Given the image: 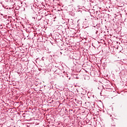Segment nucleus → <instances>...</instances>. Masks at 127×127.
<instances>
[{
  "mask_svg": "<svg viewBox=\"0 0 127 127\" xmlns=\"http://www.w3.org/2000/svg\"><path fill=\"white\" fill-rule=\"evenodd\" d=\"M79 103H81V102L79 101Z\"/></svg>",
  "mask_w": 127,
  "mask_h": 127,
  "instance_id": "obj_3",
  "label": "nucleus"
},
{
  "mask_svg": "<svg viewBox=\"0 0 127 127\" xmlns=\"http://www.w3.org/2000/svg\"><path fill=\"white\" fill-rule=\"evenodd\" d=\"M98 90H100V91H102L104 89V86L103 85H102V83H100V85L98 87Z\"/></svg>",
  "mask_w": 127,
  "mask_h": 127,
  "instance_id": "obj_1",
  "label": "nucleus"
},
{
  "mask_svg": "<svg viewBox=\"0 0 127 127\" xmlns=\"http://www.w3.org/2000/svg\"><path fill=\"white\" fill-rule=\"evenodd\" d=\"M61 54H62V53L61 52Z\"/></svg>",
  "mask_w": 127,
  "mask_h": 127,
  "instance_id": "obj_2",
  "label": "nucleus"
}]
</instances>
